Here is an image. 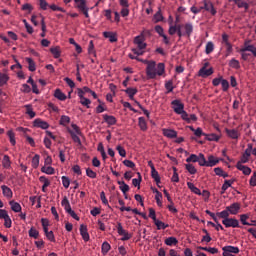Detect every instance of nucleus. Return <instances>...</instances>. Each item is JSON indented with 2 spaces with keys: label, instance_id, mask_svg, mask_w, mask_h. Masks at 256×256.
Here are the masks:
<instances>
[{
  "label": "nucleus",
  "instance_id": "f257e3e1",
  "mask_svg": "<svg viewBox=\"0 0 256 256\" xmlns=\"http://www.w3.org/2000/svg\"><path fill=\"white\" fill-rule=\"evenodd\" d=\"M168 33L169 35H175L177 33L179 39L182 37L189 39L193 35V23L187 22L185 24L173 25V22H170Z\"/></svg>",
  "mask_w": 256,
  "mask_h": 256
},
{
  "label": "nucleus",
  "instance_id": "c9c22d12",
  "mask_svg": "<svg viewBox=\"0 0 256 256\" xmlns=\"http://www.w3.org/2000/svg\"><path fill=\"white\" fill-rule=\"evenodd\" d=\"M2 165L4 169H9V167H11V158H9V155H4Z\"/></svg>",
  "mask_w": 256,
  "mask_h": 256
},
{
  "label": "nucleus",
  "instance_id": "79ce46f5",
  "mask_svg": "<svg viewBox=\"0 0 256 256\" xmlns=\"http://www.w3.org/2000/svg\"><path fill=\"white\" fill-rule=\"evenodd\" d=\"M54 59H59L61 57V49L59 47H54L50 49Z\"/></svg>",
  "mask_w": 256,
  "mask_h": 256
},
{
  "label": "nucleus",
  "instance_id": "a878e982",
  "mask_svg": "<svg viewBox=\"0 0 256 256\" xmlns=\"http://www.w3.org/2000/svg\"><path fill=\"white\" fill-rule=\"evenodd\" d=\"M103 35L106 39H109L110 43H116L117 35L115 33H113V32H104Z\"/></svg>",
  "mask_w": 256,
  "mask_h": 256
},
{
  "label": "nucleus",
  "instance_id": "13d9d810",
  "mask_svg": "<svg viewBox=\"0 0 256 256\" xmlns=\"http://www.w3.org/2000/svg\"><path fill=\"white\" fill-rule=\"evenodd\" d=\"M138 177H139V179H137V178L132 179V185L134 187H138V189H139V187H141V173H138Z\"/></svg>",
  "mask_w": 256,
  "mask_h": 256
},
{
  "label": "nucleus",
  "instance_id": "f03ea898",
  "mask_svg": "<svg viewBox=\"0 0 256 256\" xmlns=\"http://www.w3.org/2000/svg\"><path fill=\"white\" fill-rule=\"evenodd\" d=\"M165 73V64L159 63L156 68L155 62H148L146 67V75L148 79H155L157 75L161 77Z\"/></svg>",
  "mask_w": 256,
  "mask_h": 256
},
{
  "label": "nucleus",
  "instance_id": "0e129e2a",
  "mask_svg": "<svg viewBox=\"0 0 256 256\" xmlns=\"http://www.w3.org/2000/svg\"><path fill=\"white\" fill-rule=\"evenodd\" d=\"M173 171H174V174L171 178V181H173V183H179V174L177 173V168L173 167Z\"/></svg>",
  "mask_w": 256,
  "mask_h": 256
},
{
  "label": "nucleus",
  "instance_id": "de8ad7c7",
  "mask_svg": "<svg viewBox=\"0 0 256 256\" xmlns=\"http://www.w3.org/2000/svg\"><path fill=\"white\" fill-rule=\"evenodd\" d=\"M7 135L9 137V141H10L11 145L15 146L17 143V141L15 140V132L12 130H9L7 132Z\"/></svg>",
  "mask_w": 256,
  "mask_h": 256
},
{
  "label": "nucleus",
  "instance_id": "c03bdc74",
  "mask_svg": "<svg viewBox=\"0 0 256 256\" xmlns=\"http://www.w3.org/2000/svg\"><path fill=\"white\" fill-rule=\"evenodd\" d=\"M42 173H46V175H55V168L48 166L41 168Z\"/></svg>",
  "mask_w": 256,
  "mask_h": 256
},
{
  "label": "nucleus",
  "instance_id": "412c9836",
  "mask_svg": "<svg viewBox=\"0 0 256 256\" xmlns=\"http://www.w3.org/2000/svg\"><path fill=\"white\" fill-rule=\"evenodd\" d=\"M164 243L168 247H173V246H175V245H177L179 243V240H177V238L171 236V237L166 238Z\"/></svg>",
  "mask_w": 256,
  "mask_h": 256
},
{
  "label": "nucleus",
  "instance_id": "09e8293b",
  "mask_svg": "<svg viewBox=\"0 0 256 256\" xmlns=\"http://www.w3.org/2000/svg\"><path fill=\"white\" fill-rule=\"evenodd\" d=\"M28 235H29V237H32L33 239H39V232L34 227H32L28 231Z\"/></svg>",
  "mask_w": 256,
  "mask_h": 256
},
{
  "label": "nucleus",
  "instance_id": "3c124183",
  "mask_svg": "<svg viewBox=\"0 0 256 256\" xmlns=\"http://www.w3.org/2000/svg\"><path fill=\"white\" fill-rule=\"evenodd\" d=\"M86 175L90 179H97V172L93 171L91 168L86 169Z\"/></svg>",
  "mask_w": 256,
  "mask_h": 256
},
{
  "label": "nucleus",
  "instance_id": "a211bd4d",
  "mask_svg": "<svg viewBox=\"0 0 256 256\" xmlns=\"http://www.w3.org/2000/svg\"><path fill=\"white\" fill-rule=\"evenodd\" d=\"M103 119H104L105 123H107L108 125H116L117 124V118H115V116L104 114Z\"/></svg>",
  "mask_w": 256,
  "mask_h": 256
},
{
  "label": "nucleus",
  "instance_id": "423d86ee",
  "mask_svg": "<svg viewBox=\"0 0 256 256\" xmlns=\"http://www.w3.org/2000/svg\"><path fill=\"white\" fill-rule=\"evenodd\" d=\"M204 11H207V13H210L213 17L217 15V8H215V5H213V2L211 0H203L202 1Z\"/></svg>",
  "mask_w": 256,
  "mask_h": 256
},
{
  "label": "nucleus",
  "instance_id": "8fccbe9b",
  "mask_svg": "<svg viewBox=\"0 0 256 256\" xmlns=\"http://www.w3.org/2000/svg\"><path fill=\"white\" fill-rule=\"evenodd\" d=\"M185 169L188 171V173H190V175H195V173H197V168H195L193 164H186Z\"/></svg>",
  "mask_w": 256,
  "mask_h": 256
},
{
  "label": "nucleus",
  "instance_id": "6e6552de",
  "mask_svg": "<svg viewBox=\"0 0 256 256\" xmlns=\"http://www.w3.org/2000/svg\"><path fill=\"white\" fill-rule=\"evenodd\" d=\"M171 105H173L174 113L177 115H179L182 111H185V104L181 103V100H173Z\"/></svg>",
  "mask_w": 256,
  "mask_h": 256
},
{
  "label": "nucleus",
  "instance_id": "f3484780",
  "mask_svg": "<svg viewBox=\"0 0 256 256\" xmlns=\"http://www.w3.org/2000/svg\"><path fill=\"white\" fill-rule=\"evenodd\" d=\"M124 93L128 95L131 101H135V95H137L138 90L137 88H127L126 90H124Z\"/></svg>",
  "mask_w": 256,
  "mask_h": 256
},
{
  "label": "nucleus",
  "instance_id": "c756f323",
  "mask_svg": "<svg viewBox=\"0 0 256 256\" xmlns=\"http://www.w3.org/2000/svg\"><path fill=\"white\" fill-rule=\"evenodd\" d=\"M80 11L87 9V0H74Z\"/></svg>",
  "mask_w": 256,
  "mask_h": 256
},
{
  "label": "nucleus",
  "instance_id": "49530a36",
  "mask_svg": "<svg viewBox=\"0 0 256 256\" xmlns=\"http://www.w3.org/2000/svg\"><path fill=\"white\" fill-rule=\"evenodd\" d=\"M80 103L87 109H91V100L89 98H86V97L80 98Z\"/></svg>",
  "mask_w": 256,
  "mask_h": 256
},
{
  "label": "nucleus",
  "instance_id": "6ab92c4d",
  "mask_svg": "<svg viewBox=\"0 0 256 256\" xmlns=\"http://www.w3.org/2000/svg\"><path fill=\"white\" fill-rule=\"evenodd\" d=\"M39 181L40 183H43V186H42L43 193H47V187L51 185V182L45 176H40Z\"/></svg>",
  "mask_w": 256,
  "mask_h": 256
},
{
  "label": "nucleus",
  "instance_id": "680f3d73",
  "mask_svg": "<svg viewBox=\"0 0 256 256\" xmlns=\"http://www.w3.org/2000/svg\"><path fill=\"white\" fill-rule=\"evenodd\" d=\"M120 157H127V151H125V148L123 146L119 145L116 147Z\"/></svg>",
  "mask_w": 256,
  "mask_h": 256
},
{
  "label": "nucleus",
  "instance_id": "5fc2aeb1",
  "mask_svg": "<svg viewBox=\"0 0 256 256\" xmlns=\"http://www.w3.org/2000/svg\"><path fill=\"white\" fill-rule=\"evenodd\" d=\"M26 113L29 115L30 119H33L35 117V112L33 111V107L31 105H26Z\"/></svg>",
  "mask_w": 256,
  "mask_h": 256
},
{
  "label": "nucleus",
  "instance_id": "72a5a7b5",
  "mask_svg": "<svg viewBox=\"0 0 256 256\" xmlns=\"http://www.w3.org/2000/svg\"><path fill=\"white\" fill-rule=\"evenodd\" d=\"M235 183V179H232V180H225L224 181V184L222 185V194L225 193V191H227V189L229 187H231V185H233Z\"/></svg>",
  "mask_w": 256,
  "mask_h": 256
},
{
  "label": "nucleus",
  "instance_id": "1a4fd4ad",
  "mask_svg": "<svg viewBox=\"0 0 256 256\" xmlns=\"http://www.w3.org/2000/svg\"><path fill=\"white\" fill-rule=\"evenodd\" d=\"M251 151H253V146L249 145L242 155L240 161L238 163H249V158L251 157Z\"/></svg>",
  "mask_w": 256,
  "mask_h": 256
},
{
  "label": "nucleus",
  "instance_id": "dca6fc26",
  "mask_svg": "<svg viewBox=\"0 0 256 256\" xmlns=\"http://www.w3.org/2000/svg\"><path fill=\"white\" fill-rule=\"evenodd\" d=\"M163 135L168 139H175L177 138V131L172 129H163Z\"/></svg>",
  "mask_w": 256,
  "mask_h": 256
},
{
  "label": "nucleus",
  "instance_id": "4be33fe9",
  "mask_svg": "<svg viewBox=\"0 0 256 256\" xmlns=\"http://www.w3.org/2000/svg\"><path fill=\"white\" fill-rule=\"evenodd\" d=\"M248 219H249V214L240 215V222L242 223V225H247L248 227H256V224H251L247 222Z\"/></svg>",
  "mask_w": 256,
  "mask_h": 256
},
{
  "label": "nucleus",
  "instance_id": "7ed1b4c3",
  "mask_svg": "<svg viewBox=\"0 0 256 256\" xmlns=\"http://www.w3.org/2000/svg\"><path fill=\"white\" fill-rule=\"evenodd\" d=\"M147 35H151V31L144 30L140 35L134 38V45H137L138 49H147V43H145V37H147Z\"/></svg>",
  "mask_w": 256,
  "mask_h": 256
},
{
  "label": "nucleus",
  "instance_id": "774afa93",
  "mask_svg": "<svg viewBox=\"0 0 256 256\" xmlns=\"http://www.w3.org/2000/svg\"><path fill=\"white\" fill-rule=\"evenodd\" d=\"M22 11H28V13H31V11H33V5L29 3L22 5Z\"/></svg>",
  "mask_w": 256,
  "mask_h": 256
},
{
  "label": "nucleus",
  "instance_id": "aec40b11",
  "mask_svg": "<svg viewBox=\"0 0 256 256\" xmlns=\"http://www.w3.org/2000/svg\"><path fill=\"white\" fill-rule=\"evenodd\" d=\"M1 189L4 197H7L8 199H11V197H13V191L11 190V188H9L8 186L2 185Z\"/></svg>",
  "mask_w": 256,
  "mask_h": 256
},
{
  "label": "nucleus",
  "instance_id": "2f4dec72",
  "mask_svg": "<svg viewBox=\"0 0 256 256\" xmlns=\"http://www.w3.org/2000/svg\"><path fill=\"white\" fill-rule=\"evenodd\" d=\"M10 206L14 213H21V204L15 201H10Z\"/></svg>",
  "mask_w": 256,
  "mask_h": 256
},
{
  "label": "nucleus",
  "instance_id": "e2e57ef3",
  "mask_svg": "<svg viewBox=\"0 0 256 256\" xmlns=\"http://www.w3.org/2000/svg\"><path fill=\"white\" fill-rule=\"evenodd\" d=\"M11 225H13V222L11 221V217L8 215V217L4 218V227H6V229H11Z\"/></svg>",
  "mask_w": 256,
  "mask_h": 256
},
{
  "label": "nucleus",
  "instance_id": "603ef678",
  "mask_svg": "<svg viewBox=\"0 0 256 256\" xmlns=\"http://www.w3.org/2000/svg\"><path fill=\"white\" fill-rule=\"evenodd\" d=\"M199 161V156L196 154H191L190 157L186 159V163H197Z\"/></svg>",
  "mask_w": 256,
  "mask_h": 256
},
{
  "label": "nucleus",
  "instance_id": "9d476101",
  "mask_svg": "<svg viewBox=\"0 0 256 256\" xmlns=\"http://www.w3.org/2000/svg\"><path fill=\"white\" fill-rule=\"evenodd\" d=\"M214 73V70L213 68H205V67H202L199 72H198V75L199 77H202L203 79H207V77H211V75H213Z\"/></svg>",
  "mask_w": 256,
  "mask_h": 256
},
{
  "label": "nucleus",
  "instance_id": "f704fd0d",
  "mask_svg": "<svg viewBox=\"0 0 256 256\" xmlns=\"http://www.w3.org/2000/svg\"><path fill=\"white\" fill-rule=\"evenodd\" d=\"M138 125L141 131H147V121H145V117L138 118Z\"/></svg>",
  "mask_w": 256,
  "mask_h": 256
},
{
  "label": "nucleus",
  "instance_id": "393cba45",
  "mask_svg": "<svg viewBox=\"0 0 256 256\" xmlns=\"http://www.w3.org/2000/svg\"><path fill=\"white\" fill-rule=\"evenodd\" d=\"M229 210L227 208H225V210L221 211V212H217L216 213V216L219 218V219H223V221H227V219L229 218Z\"/></svg>",
  "mask_w": 256,
  "mask_h": 256
},
{
  "label": "nucleus",
  "instance_id": "cd10ccee",
  "mask_svg": "<svg viewBox=\"0 0 256 256\" xmlns=\"http://www.w3.org/2000/svg\"><path fill=\"white\" fill-rule=\"evenodd\" d=\"M226 133L230 139H239V132L236 129H226Z\"/></svg>",
  "mask_w": 256,
  "mask_h": 256
},
{
  "label": "nucleus",
  "instance_id": "58836bf2",
  "mask_svg": "<svg viewBox=\"0 0 256 256\" xmlns=\"http://www.w3.org/2000/svg\"><path fill=\"white\" fill-rule=\"evenodd\" d=\"M8 81H9V76L5 73L0 72V87H4V85H7Z\"/></svg>",
  "mask_w": 256,
  "mask_h": 256
},
{
  "label": "nucleus",
  "instance_id": "6e6d98bb",
  "mask_svg": "<svg viewBox=\"0 0 256 256\" xmlns=\"http://www.w3.org/2000/svg\"><path fill=\"white\" fill-rule=\"evenodd\" d=\"M62 185L65 187V189H69V185H71V180H69V177L62 176Z\"/></svg>",
  "mask_w": 256,
  "mask_h": 256
},
{
  "label": "nucleus",
  "instance_id": "f8f14e48",
  "mask_svg": "<svg viewBox=\"0 0 256 256\" xmlns=\"http://www.w3.org/2000/svg\"><path fill=\"white\" fill-rule=\"evenodd\" d=\"M243 164L244 163L237 162L236 169H238V171H242L243 175H251V168Z\"/></svg>",
  "mask_w": 256,
  "mask_h": 256
},
{
  "label": "nucleus",
  "instance_id": "0eeeda50",
  "mask_svg": "<svg viewBox=\"0 0 256 256\" xmlns=\"http://www.w3.org/2000/svg\"><path fill=\"white\" fill-rule=\"evenodd\" d=\"M222 224L227 229H229V227H232L233 229L241 227V225H239V220H237L236 218H228L226 220H222Z\"/></svg>",
  "mask_w": 256,
  "mask_h": 256
},
{
  "label": "nucleus",
  "instance_id": "ea45409f",
  "mask_svg": "<svg viewBox=\"0 0 256 256\" xmlns=\"http://www.w3.org/2000/svg\"><path fill=\"white\" fill-rule=\"evenodd\" d=\"M200 167H207V159H205V155L203 153H200L198 155V162Z\"/></svg>",
  "mask_w": 256,
  "mask_h": 256
},
{
  "label": "nucleus",
  "instance_id": "2eb2a0df",
  "mask_svg": "<svg viewBox=\"0 0 256 256\" xmlns=\"http://www.w3.org/2000/svg\"><path fill=\"white\" fill-rule=\"evenodd\" d=\"M80 235L83 239V241L87 242L90 239L89 232L87 231V226L80 225Z\"/></svg>",
  "mask_w": 256,
  "mask_h": 256
},
{
  "label": "nucleus",
  "instance_id": "338daca9",
  "mask_svg": "<svg viewBox=\"0 0 256 256\" xmlns=\"http://www.w3.org/2000/svg\"><path fill=\"white\" fill-rule=\"evenodd\" d=\"M160 21H163V14H161V11H158V12L154 15V22H155V23H159Z\"/></svg>",
  "mask_w": 256,
  "mask_h": 256
},
{
  "label": "nucleus",
  "instance_id": "37998d69",
  "mask_svg": "<svg viewBox=\"0 0 256 256\" xmlns=\"http://www.w3.org/2000/svg\"><path fill=\"white\" fill-rule=\"evenodd\" d=\"M233 3H235L239 9H249V4L247 2H243L241 0H233Z\"/></svg>",
  "mask_w": 256,
  "mask_h": 256
},
{
  "label": "nucleus",
  "instance_id": "4468645a",
  "mask_svg": "<svg viewBox=\"0 0 256 256\" xmlns=\"http://www.w3.org/2000/svg\"><path fill=\"white\" fill-rule=\"evenodd\" d=\"M223 251V255H227V254H237L239 253V247H235V246H224L222 248Z\"/></svg>",
  "mask_w": 256,
  "mask_h": 256
},
{
  "label": "nucleus",
  "instance_id": "5701e85b",
  "mask_svg": "<svg viewBox=\"0 0 256 256\" xmlns=\"http://www.w3.org/2000/svg\"><path fill=\"white\" fill-rule=\"evenodd\" d=\"M219 160L217 157L210 155L208 156V160H207V167H215V165H218Z\"/></svg>",
  "mask_w": 256,
  "mask_h": 256
},
{
  "label": "nucleus",
  "instance_id": "a18cd8bd",
  "mask_svg": "<svg viewBox=\"0 0 256 256\" xmlns=\"http://www.w3.org/2000/svg\"><path fill=\"white\" fill-rule=\"evenodd\" d=\"M154 224L156 225L158 231H160V229H167V227H169V224H165L164 222L160 221L159 219L154 221Z\"/></svg>",
  "mask_w": 256,
  "mask_h": 256
},
{
  "label": "nucleus",
  "instance_id": "a19ab883",
  "mask_svg": "<svg viewBox=\"0 0 256 256\" xmlns=\"http://www.w3.org/2000/svg\"><path fill=\"white\" fill-rule=\"evenodd\" d=\"M229 67L232 69H241V64L239 63V60L232 58L229 62Z\"/></svg>",
  "mask_w": 256,
  "mask_h": 256
},
{
  "label": "nucleus",
  "instance_id": "052dcab7",
  "mask_svg": "<svg viewBox=\"0 0 256 256\" xmlns=\"http://www.w3.org/2000/svg\"><path fill=\"white\" fill-rule=\"evenodd\" d=\"M220 83L222 86V91H224V92L229 91V81L222 78V81Z\"/></svg>",
  "mask_w": 256,
  "mask_h": 256
},
{
  "label": "nucleus",
  "instance_id": "e433bc0d",
  "mask_svg": "<svg viewBox=\"0 0 256 256\" xmlns=\"http://www.w3.org/2000/svg\"><path fill=\"white\" fill-rule=\"evenodd\" d=\"M26 63H28L29 71H31V72L36 71L37 67L35 66V61H33V58L27 57Z\"/></svg>",
  "mask_w": 256,
  "mask_h": 256
},
{
  "label": "nucleus",
  "instance_id": "bb28decb",
  "mask_svg": "<svg viewBox=\"0 0 256 256\" xmlns=\"http://www.w3.org/2000/svg\"><path fill=\"white\" fill-rule=\"evenodd\" d=\"M54 97L59 101H65L67 99V95L61 91V89H56L54 92Z\"/></svg>",
  "mask_w": 256,
  "mask_h": 256
},
{
  "label": "nucleus",
  "instance_id": "20e7f679",
  "mask_svg": "<svg viewBox=\"0 0 256 256\" xmlns=\"http://www.w3.org/2000/svg\"><path fill=\"white\" fill-rule=\"evenodd\" d=\"M71 127L73 130H71V128H68L67 131L72 137V141H74V143H78V145H81V138L77 136L81 135V130L79 129V126H77V124H72Z\"/></svg>",
  "mask_w": 256,
  "mask_h": 256
},
{
  "label": "nucleus",
  "instance_id": "ddd939ff",
  "mask_svg": "<svg viewBox=\"0 0 256 256\" xmlns=\"http://www.w3.org/2000/svg\"><path fill=\"white\" fill-rule=\"evenodd\" d=\"M34 127H37L38 129H49V123L46 121H43L42 119H35L33 122Z\"/></svg>",
  "mask_w": 256,
  "mask_h": 256
},
{
  "label": "nucleus",
  "instance_id": "864d4df0",
  "mask_svg": "<svg viewBox=\"0 0 256 256\" xmlns=\"http://www.w3.org/2000/svg\"><path fill=\"white\" fill-rule=\"evenodd\" d=\"M155 199L158 207H163V202L161 201V199H163V194L161 192H157Z\"/></svg>",
  "mask_w": 256,
  "mask_h": 256
},
{
  "label": "nucleus",
  "instance_id": "b1692460",
  "mask_svg": "<svg viewBox=\"0 0 256 256\" xmlns=\"http://www.w3.org/2000/svg\"><path fill=\"white\" fill-rule=\"evenodd\" d=\"M61 205L62 207H64V210L66 211V213L73 211V209H71V203H69V199H67V197L63 198Z\"/></svg>",
  "mask_w": 256,
  "mask_h": 256
},
{
  "label": "nucleus",
  "instance_id": "9b49d317",
  "mask_svg": "<svg viewBox=\"0 0 256 256\" xmlns=\"http://www.w3.org/2000/svg\"><path fill=\"white\" fill-rule=\"evenodd\" d=\"M226 208L228 209V213H230V215H237V213H239V210L241 209V204L233 203L230 206H227Z\"/></svg>",
  "mask_w": 256,
  "mask_h": 256
},
{
  "label": "nucleus",
  "instance_id": "39448f33",
  "mask_svg": "<svg viewBox=\"0 0 256 256\" xmlns=\"http://www.w3.org/2000/svg\"><path fill=\"white\" fill-rule=\"evenodd\" d=\"M116 229L118 235L122 237L121 241H129V239L133 237V234H130L129 232H127V230L123 229V225L121 224V222H117Z\"/></svg>",
  "mask_w": 256,
  "mask_h": 256
},
{
  "label": "nucleus",
  "instance_id": "bf43d9fd",
  "mask_svg": "<svg viewBox=\"0 0 256 256\" xmlns=\"http://www.w3.org/2000/svg\"><path fill=\"white\" fill-rule=\"evenodd\" d=\"M32 167L34 169H37L39 167V155L38 154L34 155V157L32 158Z\"/></svg>",
  "mask_w": 256,
  "mask_h": 256
},
{
  "label": "nucleus",
  "instance_id": "4c0bfd02",
  "mask_svg": "<svg viewBox=\"0 0 256 256\" xmlns=\"http://www.w3.org/2000/svg\"><path fill=\"white\" fill-rule=\"evenodd\" d=\"M213 51H215V44H213V42H207L206 44V49H205V53L206 55H211V53H213Z\"/></svg>",
  "mask_w": 256,
  "mask_h": 256
},
{
  "label": "nucleus",
  "instance_id": "473e14b6",
  "mask_svg": "<svg viewBox=\"0 0 256 256\" xmlns=\"http://www.w3.org/2000/svg\"><path fill=\"white\" fill-rule=\"evenodd\" d=\"M59 123L63 127H67V125H69V123H71V118L67 115H62L61 118H60Z\"/></svg>",
  "mask_w": 256,
  "mask_h": 256
},
{
  "label": "nucleus",
  "instance_id": "c85d7f7f",
  "mask_svg": "<svg viewBox=\"0 0 256 256\" xmlns=\"http://www.w3.org/2000/svg\"><path fill=\"white\" fill-rule=\"evenodd\" d=\"M205 139H206V141H216L217 142L221 139V135L215 134V133L206 134Z\"/></svg>",
  "mask_w": 256,
  "mask_h": 256
},
{
  "label": "nucleus",
  "instance_id": "4d7b16f0",
  "mask_svg": "<svg viewBox=\"0 0 256 256\" xmlns=\"http://www.w3.org/2000/svg\"><path fill=\"white\" fill-rule=\"evenodd\" d=\"M165 89L167 90V93H172L174 87H173V80H169L165 83Z\"/></svg>",
  "mask_w": 256,
  "mask_h": 256
},
{
  "label": "nucleus",
  "instance_id": "7c9ffc66",
  "mask_svg": "<svg viewBox=\"0 0 256 256\" xmlns=\"http://www.w3.org/2000/svg\"><path fill=\"white\" fill-rule=\"evenodd\" d=\"M102 255H107L111 251V244L109 242H103L101 246Z\"/></svg>",
  "mask_w": 256,
  "mask_h": 256
},
{
  "label": "nucleus",
  "instance_id": "69168bd1",
  "mask_svg": "<svg viewBox=\"0 0 256 256\" xmlns=\"http://www.w3.org/2000/svg\"><path fill=\"white\" fill-rule=\"evenodd\" d=\"M250 187H256V171L253 172L250 180H249Z\"/></svg>",
  "mask_w": 256,
  "mask_h": 256
}]
</instances>
